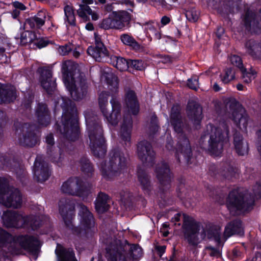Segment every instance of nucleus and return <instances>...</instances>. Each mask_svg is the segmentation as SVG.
<instances>
[{
	"instance_id": "nucleus-1",
	"label": "nucleus",
	"mask_w": 261,
	"mask_h": 261,
	"mask_svg": "<svg viewBox=\"0 0 261 261\" xmlns=\"http://www.w3.org/2000/svg\"><path fill=\"white\" fill-rule=\"evenodd\" d=\"M60 105L63 110L61 123L56 122V128L70 141H76L80 135L77 110L75 103L69 98L62 97Z\"/></svg>"
},
{
	"instance_id": "nucleus-2",
	"label": "nucleus",
	"mask_w": 261,
	"mask_h": 261,
	"mask_svg": "<svg viewBox=\"0 0 261 261\" xmlns=\"http://www.w3.org/2000/svg\"><path fill=\"white\" fill-rule=\"evenodd\" d=\"M62 73L63 83L74 100L82 99L86 95L88 86L85 78L69 61L63 63Z\"/></svg>"
},
{
	"instance_id": "nucleus-3",
	"label": "nucleus",
	"mask_w": 261,
	"mask_h": 261,
	"mask_svg": "<svg viewBox=\"0 0 261 261\" xmlns=\"http://www.w3.org/2000/svg\"><path fill=\"white\" fill-rule=\"evenodd\" d=\"M85 118L91 151L94 156L103 158L106 154L107 146L101 121L97 116H91L88 113H85Z\"/></svg>"
},
{
	"instance_id": "nucleus-4",
	"label": "nucleus",
	"mask_w": 261,
	"mask_h": 261,
	"mask_svg": "<svg viewBox=\"0 0 261 261\" xmlns=\"http://www.w3.org/2000/svg\"><path fill=\"white\" fill-rule=\"evenodd\" d=\"M170 117L171 125L177 134L178 141L175 147V157L177 161L180 162L179 156L180 153L183 155L187 164H191L193 153L189 140L183 131V122L179 105H174L172 107Z\"/></svg>"
},
{
	"instance_id": "nucleus-5",
	"label": "nucleus",
	"mask_w": 261,
	"mask_h": 261,
	"mask_svg": "<svg viewBox=\"0 0 261 261\" xmlns=\"http://www.w3.org/2000/svg\"><path fill=\"white\" fill-rule=\"evenodd\" d=\"M255 201L249 193L239 188L231 190L226 200V205L232 215H245L250 213L254 206Z\"/></svg>"
},
{
	"instance_id": "nucleus-6",
	"label": "nucleus",
	"mask_w": 261,
	"mask_h": 261,
	"mask_svg": "<svg viewBox=\"0 0 261 261\" xmlns=\"http://www.w3.org/2000/svg\"><path fill=\"white\" fill-rule=\"evenodd\" d=\"M109 155L108 166H107L106 161L102 162L100 169L102 177L107 180H112L124 173L127 168V159L119 148L112 149Z\"/></svg>"
},
{
	"instance_id": "nucleus-7",
	"label": "nucleus",
	"mask_w": 261,
	"mask_h": 261,
	"mask_svg": "<svg viewBox=\"0 0 261 261\" xmlns=\"http://www.w3.org/2000/svg\"><path fill=\"white\" fill-rule=\"evenodd\" d=\"M37 130L29 123H24L16 127L18 141L20 146L32 148L40 141V137L37 134Z\"/></svg>"
},
{
	"instance_id": "nucleus-8",
	"label": "nucleus",
	"mask_w": 261,
	"mask_h": 261,
	"mask_svg": "<svg viewBox=\"0 0 261 261\" xmlns=\"http://www.w3.org/2000/svg\"><path fill=\"white\" fill-rule=\"evenodd\" d=\"M181 229L185 240L191 246H196L198 244V234L200 224L193 217L184 214Z\"/></svg>"
},
{
	"instance_id": "nucleus-9",
	"label": "nucleus",
	"mask_w": 261,
	"mask_h": 261,
	"mask_svg": "<svg viewBox=\"0 0 261 261\" xmlns=\"http://www.w3.org/2000/svg\"><path fill=\"white\" fill-rule=\"evenodd\" d=\"M112 107V112L109 113L106 109L108 104V97L103 94H100L98 98V104L103 116L107 120L109 123L113 125L118 124L119 117L120 116L121 106L117 98L114 96L110 100Z\"/></svg>"
},
{
	"instance_id": "nucleus-10",
	"label": "nucleus",
	"mask_w": 261,
	"mask_h": 261,
	"mask_svg": "<svg viewBox=\"0 0 261 261\" xmlns=\"http://www.w3.org/2000/svg\"><path fill=\"white\" fill-rule=\"evenodd\" d=\"M62 192L80 197H87L89 190L86 183L79 177H71L61 187Z\"/></svg>"
},
{
	"instance_id": "nucleus-11",
	"label": "nucleus",
	"mask_w": 261,
	"mask_h": 261,
	"mask_svg": "<svg viewBox=\"0 0 261 261\" xmlns=\"http://www.w3.org/2000/svg\"><path fill=\"white\" fill-rule=\"evenodd\" d=\"M59 210L66 227L72 230L74 234H80L81 228L74 226L72 223V220L75 217V203L68 199L65 200L64 202L60 201Z\"/></svg>"
},
{
	"instance_id": "nucleus-12",
	"label": "nucleus",
	"mask_w": 261,
	"mask_h": 261,
	"mask_svg": "<svg viewBox=\"0 0 261 261\" xmlns=\"http://www.w3.org/2000/svg\"><path fill=\"white\" fill-rule=\"evenodd\" d=\"M36 73L39 74L40 86L48 95H53L57 89L56 79L53 77V71L49 67L40 66Z\"/></svg>"
},
{
	"instance_id": "nucleus-13",
	"label": "nucleus",
	"mask_w": 261,
	"mask_h": 261,
	"mask_svg": "<svg viewBox=\"0 0 261 261\" xmlns=\"http://www.w3.org/2000/svg\"><path fill=\"white\" fill-rule=\"evenodd\" d=\"M154 172L160 184L161 194H164L165 190L170 187L171 179L173 176L169 165L165 161H162L156 165Z\"/></svg>"
},
{
	"instance_id": "nucleus-14",
	"label": "nucleus",
	"mask_w": 261,
	"mask_h": 261,
	"mask_svg": "<svg viewBox=\"0 0 261 261\" xmlns=\"http://www.w3.org/2000/svg\"><path fill=\"white\" fill-rule=\"evenodd\" d=\"M14 242L30 254L37 257L40 246L38 239L33 236L19 234L14 238Z\"/></svg>"
},
{
	"instance_id": "nucleus-15",
	"label": "nucleus",
	"mask_w": 261,
	"mask_h": 261,
	"mask_svg": "<svg viewBox=\"0 0 261 261\" xmlns=\"http://www.w3.org/2000/svg\"><path fill=\"white\" fill-rule=\"evenodd\" d=\"M208 175L214 179H217L220 177L228 180H233L238 176V169L230 164H226L219 169L217 165L212 164L208 167Z\"/></svg>"
},
{
	"instance_id": "nucleus-16",
	"label": "nucleus",
	"mask_w": 261,
	"mask_h": 261,
	"mask_svg": "<svg viewBox=\"0 0 261 261\" xmlns=\"http://www.w3.org/2000/svg\"><path fill=\"white\" fill-rule=\"evenodd\" d=\"M125 246L121 242H111L106 248V257L110 261H128Z\"/></svg>"
},
{
	"instance_id": "nucleus-17",
	"label": "nucleus",
	"mask_w": 261,
	"mask_h": 261,
	"mask_svg": "<svg viewBox=\"0 0 261 261\" xmlns=\"http://www.w3.org/2000/svg\"><path fill=\"white\" fill-rule=\"evenodd\" d=\"M137 153L139 159L143 163L151 166L154 164L155 152L153 150L151 143L148 141L144 140L138 143Z\"/></svg>"
},
{
	"instance_id": "nucleus-18",
	"label": "nucleus",
	"mask_w": 261,
	"mask_h": 261,
	"mask_svg": "<svg viewBox=\"0 0 261 261\" xmlns=\"http://www.w3.org/2000/svg\"><path fill=\"white\" fill-rule=\"evenodd\" d=\"M224 137L222 129L216 127L210 135L208 140V151L211 154L219 155L222 152Z\"/></svg>"
},
{
	"instance_id": "nucleus-19",
	"label": "nucleus",
	"mask_w": 261,
	"mask_h": 261,
	"mask_svg": "<svg viewBox=\"0 0 261 261\" xmlns=\"http://www.w3.org/2000/svg\"><path fill=\"white\" fill-rule=\"evenodd\" d=\"M95 46H90L87 49V53L98 62H106L105 58L109 57V51L101 41V37L94 33Z\"/></svg>"
},
{
	"instance_id": "nucleus-20",
	"label": "nucleus",
	"mask_w": 261,
	"mask_h": 261,
	"mask_svg": "<svg viewBox=\"0 0 261 261\" xmlns=\"http://www.w3.org/2000/svg\"><path fill=\"white\" fill-rule=\"evenodd\" d=\"M1 202L7 207L20 208L22 203V195L17 188L9 190L0 198Z\"/></svg>"
},
{
	"instance_id": "nucleus-21",
	"label": "nucleus",
	"mask_w": 261,
	"mask_h": 261,
	"mask_svg": "<svg viewBox=\"0 0 261 261\" xmlns=\"http://www.w3.org/2000/svg\"><path fill=\"white\" fill-rule=\"evenodd\" d=\"M186 113L189 120L197 128L200 127L203 118L202 108L197 102L189 100L186 107Z\"/></svg>"
},
{
	"instance_id": "nucleus-22",
	"label": "nucleus",
	"mask_w": 261,
	"mask_h": 261,
	"mask_svg": "<svg viewBox=\"0 0 261 261\" xmlns=\"http://www.w3.org/2000/svg\"><path fill=\"white\" fill-rule=\"evenodd\" d=\"M33 171L34 178L41 183L47 180L51 175L48 164L37 158L34 162Z\"/></svg>"
},
{
	"instance_id": "nucleus-23",
	"label": "nucleus",
	"mask_w": 261,
	"mask_h": 261,
	"mask_svg": "<svg viewBox=\"0 0 261 261\" xmlns=\"http://www.w3.org/2000/svg\"><path fill=\"white\" fill-rule=\"evenodd\" d=\"M116 30L124 31L131 26L132 15L126 11H112Z\"/></svg>"
},
{
	"instance_id": "nucleus-24",
	"label": "nucleus",
	"mask_w": 261,
	"mask_h": 261,
	"mask_svg": "<svg viewBox=\"0 0 261 261\" xmlns=\"http://www.w3.org/2000/svg\"><path fill=\"white\" fill-rule=\"evenodd\" d=\"M35 114L39 125L46 127L50 124L51 113L46 103L39 102L36 107Z\"/></svg>"
},
{
	"instance_id": "nucleus-25",
	"label": "nucleus",
	"mask_w": 261,
	"mask_h": 261,
	"mask_svg": "<svg viewBox=\"0 0 261 261\" xmlns=\"http://www.w3.org/2000/svg\"><path fill=\"white\" fill-rule=\"evenodd\" d=\"M0 168L9 170L15 172L19 176H21L24 172L23 168L20 165L18 162L3 154H0Z\"/></svg>"
},
{
	"instance_id": "nucleus-26",
	"label": "nucleus",
	"mask_w": 261,
	"mask_h": 261,
	"mask_svg": "<svg viewBox=\"0 0 261 261\" xmlns=\"http://www.w3.org/2000/svg\"><path fill=\"white\" fill-rule=\"evenodd\" d=\"M16 97V90L13 86L0 83V104L13 102Z\"/></svg>"
},
{
	"instance_id": "nucleus-27",
	"label": "nucleus",
	"mask_w": 261,
	"mask_h": 261,
	"mask_svg": "<svg viewBox=\"0 0 261 261\" xmlns=\"http://www.w3.org/2000/svg\"><path fill=\"white\" fill-rule=\"evenodd\" d=\"M124 100L128 112L134 116L137 115L140 111V103L135 91L130 89L126 91Z\"/></svg>"
},
{
	"instance_id": "nucleus-28",
	"label": "nucleus",
	"mask_w": 261,
	"mask_h": 261,
	"mask_svg": "<svg viewBox=\"0 0 261 261\" xmlns=\"http://www.w3.org/2000/svg\"><path fill=\"white\" fill-rule=\"evenodd\" d=\"M46 17V13L43 11H39L34 16L25 20L23 24V29H30L38 32V31H39L44 25Z\"/></svg>"
},
{
	"instance_id": "nucleus-29",
	"label": "nucleus",
	"mask_w": 261,
	"mask_h": 261,
	"mask_svg": "<svg viewBox=\"0 0 261 261\" xmlns=\"http://www.w3.org/2000/svg\"><path fill=\"white\" fill-rule=\"evenodd\" d=\"M2 219L6 227L17 228L19 227V222L22 221L23 217L16 211L7 210L4 212Z\"/></svg>"
},
{
	"instance_id": "nucleus-30",
	"label": "nucleus",
	"mask_w": 261,
	"mask_h": 261,
	"mask_svg": "<svg viewBox=\"0 0 261 261\" xmlns=\"http://www.w3.org/2000/svg\"><path fill=\"white\" fill-rule=\"evenodd\" d=\"M79 215L80 216L81 226L86 231L94 227L95 219L93 214L84 204L81 205Z\"/></svg>"
},
{
	"instance_id": "nucleus-31",
	"label": "nucleus",
	"mask_w": 261,
	"mask_h": 261,
	"mask_svg": "<svg viewBox=\"0 0 261 261\" xmlns=\"http://www.w3.org/2000/svg\"><path fill=\"white\" fill-rule=\"evenodd\" d=\"M224 234L226 238L232 236H243L244 230L242 227V221L240 219H235L229 222L225 227Z\"/></svg>"
},
{
	"instance_id": "nucleus-32",
	"label": "nucleus",
	"mask_w": 261,
	"mask_h": 261,
	"mask_svg": "<svg viewBox=\"0 0 261 261\" xmlns=\"http://www.w3.org/2000/svg\"><path fill=\"white\" fill-rule=\"evenodd\" d=\"M55 254L58 261H77L72 248H66L59 243L57 245Z\"/></svg>"
},
{
	"instance_id": "nucleus-33",
	"label": "nucleus",
	"mask_w": 261,
	"mask_h": 261,
	"mask_svg": "<svg viewBox=\"0 0 261 261\" xmlns=\"http://www.w3.org/2000/svg\"><path fill=\"white\" fill-rule=\"evenodd\" d=\"M137 177L144 194L149 195L152 190L150 177L144 169L140 168L137 169Z\"/></svg>"
},
{
	"instance_id": "nucleus-34",
	"label": "nucleus",
	"mask_w": 261,
	"mask_h": 261,
	"mask_svg": "<svg viewBox=\"0 0 261 261\" xmlns=\"http://www.w3.org/2000/svg\"><path fill=\"white\" fill-rule=\"evenodd\" d=\"M20 30L22 31V28ZM24 31H21L20 35H17L15 38L17 40L20 39V45L21 46H26L27 45L31 46L34 41V39H36V31L35 30H28L24 29Z\"/></svg>"
},
{
	"instance_id": "nucleus-35",
	"label": "nucleus",
	"mask_w": 261,
	"mask_h": 261,
	"mask_svg": "<svg viewBox=\"0 0 261 261\" xmlns=\"http://www.w3.org/2000/svg\"><path fill=\"white\" fill-rule=\"evenodd\" d=\"M109 196L102 192H100L94 202L95 209L98 214L107 212L110 208L108 203Z\"/></svg>"
},
{
	"instance_id": "nucleus-36",
	"label": "nucleus",
	"mask_w": 261,
	"mask_h": 261,
	"mask_svg": "<svg viewBox=\"0 0 261 261\" xmlns=\"http://www.w3.org/2000/svg\"><path fill=\"white\" fill-rule=\"evenodd\" d=\"M133 127V119L130 116H124L121 126V138L124 141L129 142Z\"/></svg>"
},
{
	"instance_id": "nucleus-37",
	"label": "nucleus",
	"mask_w": 261,
	"mask_h": 261,
	"mask_svg": "<svg viewBox=\"0 0 261 261\" xmlns=\"http://www.w3.org/2000/svg\"><path fill=\"white\" fill-rule=\"evenodd\" d=\"M233 144L239 155H244L248 153V143L244 142L243 136L239 132H236L233 134Z\"/></svg>"
},
{
	"instance_id": "nucleus-38",
	"label": "nucleus",
	"mask_w": 261,
	"mask_h": 261,
	"mask_svg": "<svg viewBox=\"0 0 261 261\" xmlns=\"http://www.w3.org/2000/svg\"><path fill=\"white\" fill-rule=\"evenodd\" d=\"M105 59H106V62H108L107 60L109 59L110 63L120 71H126L129 68V59L120 56H110L109 54V57L105 58Z\"/></svg>"
},
{
	"instance_id": "nucleus-39",
	"label": "nucleus",
	"mask_w": 261,
	"mask_h": 261,
	"mask_svg": "<svg viewBox=\"0 0 261 261\" xmlns=\"http://www.w3.org/2000/svg\"><path fill=\"white\" fill-rule=\"evenodd\" d=\"M120 39L124 45L128 46L132 50L136 52L140 51L143 49V46L130 34H121Z\"/></svg>"
},
{
	"instance_id": "nucleus-40",
	"label": "nucleus",
	"mask_w": 261,
	"mask_h": 261,
	"mask_svg": "<svg viewBox=\"0 0 261 261\" xmlns=\"http://www.w3.org/2000/svg\"><path fill=\"white\" fill-rule=\"evenodd\" d=\"M247 53L253 58L261 57V45L253 39H249L245 43Z\"/></svg>"
},
{
	"instance_id": "nucleus-41",
	"label": "nucleus",
	"mask_w": 261,
	"mask_h": 261,
	"mask_svg": "<svg viewBox=\"0 0 261 261\" xmlns=\"http://www.w3.org/2000/svg\"><path fill=\"white\" fill-rule=\"evenodd\" d=\"M81 171L87 176L91 177L94 172V167L90 160L86 156H82L79 161Z\"/></svg>"
},
{
	"instance_id": "nucleus-42",
	"label": "nucleus",
	"mask_w": 261,
	"mask_h": 261,
	"mask_svg": "<svg viewBox=\"0 0 261 261\" xmlns=\"http://www.w3.org/2000/svg\"><path fill=\"white\" fill-rule=\"evenodd\" d=\"M160 128L158 117L153 114L150 118V123L148 127V138L152 140L155 135L159 132Z\"/></svg>"
},
{
	"instance_id": "nucleus-43",
	"label": "nucleus",
	"mask_w": 261,
	"mask_h": 261,
	"mask_svg": "<svg viewBox=\"0 0 261 261\" xmlns=\"http://www.w3.org/2000/svg\"><path fill=\"white\" fill-rule=\"evenodd\" d=\"M22 221L34 231L38 230L43 223L40 217L35 216L23 217Z\"/></svg>"
},
{
	"instance_id": "nucleus-44",
	"label": "nucleus",
	"mask_w": 261,
	"mask_h": 261,
	"mask_svg": "<svg viewBox=\"0 0 261 261\" xmlns=\"http://www.w3.org/2000/svg\"><path fill=\"white\" fill-rule=\"evenodd\" d=\"M243 22L246 29H251L252 26L254 27L255 24H258L255 13L250 11L246 12L243 19Z\"/></svg>"
},
{
	"instance_id": "nucleus-45",
	"label": "nucleus",
	"mask_w": 261,
	"mask_h": 261,
	"mask_svg": "<svg viewBox=\"0 0 261 261\" xmlns=\"http://www.w3.org/2000/svg\"><path fill=\"white\" fill-rule=\"evenodd\" d=\"M64 12L65 21H67L71 26H75L76 19L73 7L68 5H66L64 8Z\"/></svg>"
},
{
	"instance_id": "nucleus-46",
	"label": "nucleus",
	"mask_w": 261,
	"mask_h": 261,
	"mask_svg": "<svg viewBox=\"0 0 261 261\" xmlns=\"http://www.w3.org/2000/svg\"><path fill=\"white\" fill-rule=\"evenodd\" d=\"M50 44H53L52 41L49 40L46 37H43L41 36L40 31L36 32V39H34L33 43V47L41 49L45 47Z\"/></svg>"
},
{
	"instance_id": "nucleus-47",
	"label": "nucleus",
	"mask_w": 261,
	"mask_h": 261,
	"mask_svg": "<svg viewBox=\"0 0 261 261\" xmlns=\"http://www.w3.org/2000/svg\"><path fill=\"white\" fill-rule=\"evenodd\" d=\"M229 108L231 112L232 117L236 116L241 112H243V108L241 104L235 98L229 100Z\"/></svg>"
},
{
	"instance_id": "nucleus-48",
	"label": "nucleus",
	"mask_w": 261,
	"mask_h": 261,
	"mask_svg": "<svg viewBox=\"0 0 261 261\" xmlns=\"http://www.w3.org/2000/svg\"><path fill=\"white\" fill-rule=\"evenodd\" d=\"M126 243L130 246L129 253L130 257L133 260H138L142 254L141 248L138 244H129L127 241H125Z\"/></svg>"
},
{
	"instance_id": "nucleus-49",
	"label": "nucleus",
	"mask_w": 261,
	"mask_h": 261,
	"mask_svg": "<svg viewBox=\"0 0 261 261\" xmlns=\"http://www.w3.org/2000/svg\"><path fill=\"white\" fill-rule=\"evenodd\" d=\"M114 18L112 16V12L109 14L108 17L103 19L99 23V27L105 30H109L110 29H116L115 25Z\"/></svg>"
},
{
	"instance_id": "nucleus-50",
	"label": "nucleus",
	"mask_w": 261,
	"mask_h": 261,
	"mask_svg": "<svg viewBox=\"0 0 261 261\" xmlns=\"http://www.w3.org/2000/svg\"><path fill=\"white\" fill-rule=\"evenodd\" d=\"M232 119L237 123L238 127H241L242 125L244 128H247L248 120L247 115L243 114L242 112H241L232 117Z\"/></svg>"
},
{
	"instance_id": "nucleus-51",
	"label": "nucleus",
	"mask_w": 261,
	"mask_h": 261,
	"mask_svg": "<svg viewBox=\"0 0 261 261\" xmlns=\"http://www.w3.org/2000/svg\"><path fill=\"white\" fill-rule=\"evenodd\" d=\"M185 15L187 19L191 22H195L198 21L199 13L195 7H189L186 11Z\"/></svg>"
},
{
	"instance_id": "nucleus-52",
	"label": "nucleus",
	"mask_w": 261,
	"mask_h": 261,
	"mask_svg": "<svg viewBox=\"0 0 261 261\" xmlns=\"http://www.w3.org/2000/svg\"><path fill=\"white\" fill-rule=\"evenodd\" d=\"M207 237L210 239H214L217 243L221 242V236L219 230L215 226L210 227L207 231Z\"/></svg>"
},
{
	"instance_id": "nucleus-53",
	"label": "nucleus",
	"mask_w": 261,
	"mask_h": 261,
	"mask_svg": "<svg viewBox=\"0 0 261 261\" xmlns=\"http://www.w3.org/2000/svg\"><path fill=\"white\" fill-rule=\"evenodd\" d=\"M92 11L89 6L81 4L80 8L77 10V13L80 17L84 19H87L88 18L87 15H90Z\"/></svg>"
},
{
	"instance_id": "nucleus-54",
	"label": "nucleus",
	"mask_w": 261,
	"mask_h": 261,
	"mask_svg": "<svg viewBox=\"0 0 261 261\" xmlns=\"http://www.w3.org/2000/svg\"><path fill=\"white\" fill-rule=\"evenodd\" d=\"M230 61L233 65L237 67L242 73L244 74L246 71V68L244 67L241 58L238 55H233L230 58Z\"/></svg>"
},
{
	"instance_id": "nucleus-55",
	"label": "nucleus",
	"mask_w": 261,
	"mask_h": 261,
	"mask_svg": "<svg viewBox=\"0 0 261 261\" xmlns=\"http://www.w3.org/2000/svg\"><path fill=\"white\" fill-rule=\"evenodd\" d=\"M12 234L0 227V245H4L11 242Z\"/></svg>"
},
{
	"instance_id": "nucleus-56",
	"label": "nucleus",
	"mask_w": 261,
	"mask_h": 261,
	"mask_svg": "<svg viewBox=\"0 0 261 261\" xmlns=\"http://www.w3.org/2000/svg\"><path fill=\"white\" fill-rule=\"evenodd\" d=\"M224 74H220V76L221 81L225 84H228L229 82L234 78V75L232 74V69L231 68H227L224 70Z\"/></svg>"
},
{
	"instance_id": "nucleus-57",
	"label": "nucleus",
	"mask_w": 261,
	"mask_h": 261,
	"mask_svg": "<svg viewBox=\"0 0 261 261\" xmlns=\"http://www.w3.org/2000/svg\"><path fill=\"white\" fill-rule=\"evenodd\" d=\"M129 68H133L136 70L142 71L145 69L144 62L142 60L129 59Z\"/></svg>"
},
{
	"instance_id": "nucleus-58",
	"label": "nucleus",
	"mask_w": 261,
	"mask_h": 261,
	"mask_svg": "<svg viewBox=\"0 0 261 261\" xmlns=\"http://www.w3.org/2000/svg\"><path fill=\"white\" fill-rule=\"evenodd\" d=\"M8 180L4 177H0V196H3L9 190Z\"/></svg>"
},
{
	"instance_id": "nucleus-59",
	"label": "nucleus",
	"mask_w": 261,
	"mask_h": 261,
	"mask_svg": "<svg viewBox=\"0 0 261 261\" xmlns=\"http://www.w3.org/2000/svg\"><path fill=\"white\" fill-rule=\"evenodd\" d=\"M198 84V79L195 78L189 79L187 81V85L190 89L197 90L198 89L197 85Z\"/></svg>"
},
{
	"instance_id": "nucleus-60",
	"label": "nucleus",
	"mask_w": 261,
	"mask_h": 261,
	"mask_svg": "<svg viewBox=\"0 0 261 261\" xmlns=\"http://www.w3.org/2000/svg\"><path fill=\"white\" fill-rule=\"evenodd\" d=\"M7 123L6 114L0 110V134L3 132V128Z\"/></svg>"
},
{
	"instance_id": "nucleus-61",
	"label": "nucleus",
	"mask_w": 261,
	"mask_h": 261,
	"mask_svg": "<svg viewBox=\"0 0 261 261\" xmlns=\"http://www.w3.org/2000/svg\"><path fill=\"white\" fill-rule=\"evenodd\" d=\"M117 80V77L112 74H108L106 76V83L110 86H113Z\"/></svg>"
},
{
	"instance_id": "nucleus-62",
	"label": "nucleus",
	"mask_w": 261,
	"mask_h": 261,
	"mask_svg": "<svg viewBox=\"0 0 261 261\" xmlns=\"http://www.w3.org/2000/svg\"><path fill=\"white\" fill-rule=\"evenodd\" d=\"M155 24L160 27L159 23L158 22H155L153 21H149L146 22L145 25L147 26L146 29L152 33L153 31H155V30L157 29L155 26Z\"/></svg>"
},
{
	"instance_id": "nucleus-63",
	"label": "nucleus",
	"mask_w": 261,
	"mask_h": 261,
	"mask_svg": "<svg viewBox=\"0 0 261 261\" xmlns=\"http://www.w3.org/2000/svg\"><path fill=\"white\" fill-rule=\"evenodd\" d=\"M13 7L19 11H24L27 9V7L22 3L18 1H15L12 3Z\"/></svg>"
},
{
	"instance_id": "nucleus-64",
	"label": "nucleus",
	"mask_w": 261,
	"mask_h": 261,
	"mask_svg": "<svg viewBox=\"0 0 261 261\" xmlns=\"http://www.w3.org/2000/svg\"><path fill=\"white\" fill-rule=\"evenodd\" d=\"M242 253L240 249L238 247L234 248L232 250V259H237L242 258Z\"/></svg>"
}]
</instances>
